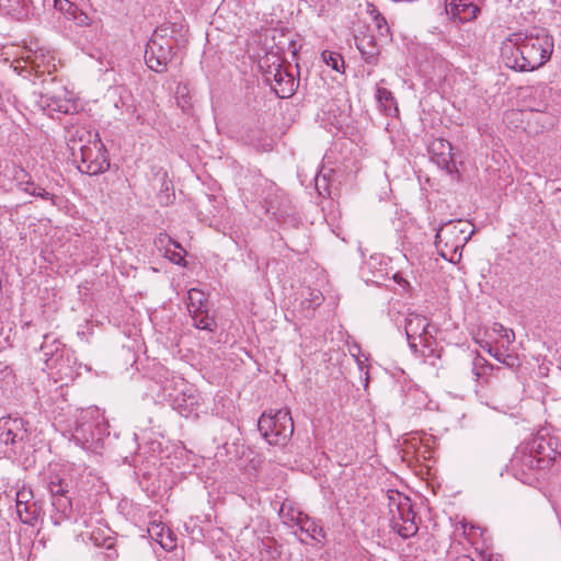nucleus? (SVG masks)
I'll use <instances>...</instances> for the list:
<instances>
[{
    "label": "nucleus",
    "mask_w": 561,
    "mask_h": 561,
    "mask_svg": "<svg viewBox=\"0 0 561 561\" xmlns=\"http://www.w3.org/2000/svg\"><path fill=\"white\" fill-rule=\"evenodd\" d=\"M451 151H453L451 144L448 140L443 139V138L435 139L430 147L431 153H443V152H451Z\"/></svg>",
    "instance_id": "72a5a7b5"
},
{
    "label": "nucleus",
    "mask_w": 561,
    "mask_h": 561,
    "mask_svg": "<svg viewBox=\"0 0 561 561\" xmlns=\"http://www.w3.org/2000/svg\"><path fill=\"white\" fill-rule=\"evenodd\" d=\"M187 310L188 312H196L199 308H205L209 305L207 296L204 291L197 288H191L187 291Z\"/></svg>",
    "instance_id": "cd10ccee"
},
{
    "label": "nucleus",
    "mask_w": 561,
    "mask_h": 561,
    "mask_svg": "<svg viewBox=\"0 0 561 561\" xmlns=\"http://www.w3.org/2000/svg\"><path fill=\"white\" fill-rule=\"evenodd\" d=\"M267 76H273V89L279 98H288L295 91V79L278 64L267 71ZM270 80L271 78L267 77Z\"/></svg>",
    "instance_id": "aec40b11"
},
{
    "label": "nucleus",
    "mask_w": 561,
    "mask_h": 561,
    "mask_svg": "<svg viewBox=\"0 0 561 561\" xmlns=\"http://www.w3.org/2000/svg\"><path fill=\"white\" fill-rule=\"evenodd\" d=\"M489 354L491 356H493L495 359H497L499 362H502V363H506L505 359L502 358V353L499 351V350H493L492 347H490L488 350Z\"/></svg>",
    "instance_id": "58836bf2"
},
{
    "label": "nucleus",
    "mask_w": 561,
    "mask_h": 561,
    "mask_svg": "<svg viewBox=\"0 0 561 561\" xmlns=\"http://www.w3.org/2000/svg\"><path fill=\"white\" fill-rule=\"evenodd\" d=\"M322 59L333 70H335L337 72H342L343 71V69H344V59H343L341 54L334 53V51H330V50H324L322 53Z\"/></svg>",
    "instance_id": "c756f323"
},
{
    "label": "nucleus",
    "mask_w": 561,
    "mask_h": 561,
    "mask_svg": "<svg viewBox=\"0 0 561 561\" xmlns=\"http://www.w3.org/2000/svg\"><path fill=\"white\" fill-rule=\"evenodd\" d=\"M190 314L195 328L209 332H214L216 330L217 323L215 318L209 314L208 306L205 308H199V310H196V312H190Z\"/></svg>",
    "instance_id": "393cba45"
},
{
    "label": "nucleus",
    "mask_w": 561,
    "mask_h": 561,
    "mask_svg": "<svg viewBox=\"0 0 561 561\" xmlns=\"http://www.w3.org/2000/svg\"><path fill=\"white\" fill-rule=\"evenodd\" d=\"M54 8L60 12H65L68 14H73L75 12V4L70 2L69 0H53Z\"/></svg>",
    "instance_id": "c9c22d12"
},
{
    "label": "nucleus",
    "mask_w": 561,
    "mask_h": 561,
    "mask_svg": "<svg viewBox=\"0 0 561 561\" xmlns=\"http://www.w3.org/2000/svg\"><path fill=\"white\" fill-rule=\"evenodd\" d=\"M436 249L438 251V254L443 259L447 260L450 263H457L461 259V252L460 251L454 253V252L450 251V248H445L444 244H442V248H436Z\"/></svg>",
    "instance_id": "f704fd0d"
},
{
    "label": "nucleus",
    "mask_w": 561,
    "mask_h": 561,
    "mask_svg": "<svg viewBox=\"0 0 561 561\" xmlns=\"http://www.w3.org/2000/svg\"><path fill=\"white\" fill-rule=\"evenodd\" d=\"M16 515L21 523L34 526L41 515V507L34 501L31 489L22 488L15 494Z\"/></svg>",
    "instance_id": "dca6fc26"
},
{
    "label": "nucleus",
    "mask_w": 561,
    "mask_h": 561,
    "mask_svg": "<svg viewBox=\"0 0 561 561\" xmlns=\"http://www.w3.org/2000/svg\"><path fill=\"white\" fill-rule=\"evenodd\" d=\"M289 49H291L293 55L297 54V44L295 41L289 42Z\"/></svg>",
    "instance_id": "37998d69"
},
{
    "label": "nucleus",
    "mask_w": 561,
    "mask_h": 561,
    "mask_svg": "<svg viewBox=\"0 0 561 561\" xmlns=\"http://www.w3.org/2000/svg\"><path fill=\"white\" fill-rule=\"evenodd\" d=\"M495 327H497L495 331L501 334L502 339L505 340L507 344H511L515 340V333L513 330L506 329L505 327L499 323H496Z\"/></svg>",
    "instance_id": "e433bc0d"
},
{
    "label": "nucleus",
    "mask_w": 561,
    "mask_h": 561,
    "mask_svg": "<svg viewBox=\"0 0 561 561\" xmlns=\"http://www.w3.org/2000/svg\"><path fill=\"white\" fill-rule=\"evenodd\" d=\"M1 186L12 190L13 186L31 196H37L45 201H53L54 195L45 188L36 185L32 175L22 167L7 162L0 170Z\"/></svg>",
    "instance_id": "6e6552de"
},
{
    "label": "nucleus",
    "mask_w": 561,
    "mask_h": 561,
    "mask_svg": "<svg viewBox=\"0 0 561 561\" xmlns=\"http://www.w3.org/2000/svg\"><path fill=\"white\" fill-rule=\"evenodd\" d=\"M0 11L16 20H23L32 14V0H0Z\"/></svg>",
    "instance_id": "5701e85b"
},
{
    "label": "nucleus",
    "mask_w": 561,
    "mask_h": 561,
    "mask_svg": "<svg viewBox=\"0 0 561 561\" xmlns=\"http://www.w3.org/2000/svg\"><path fill=\"white\" fill-rule=\"evenodd\" d=\"M173 54L172 41L168 38V28H157L147 43L145 61L151 70L163 72Z\"/></svg>",
    "instance_id": "1a4fd4ad"
},
{
    "label": "nucleus",
    "mask_w": 561,
    "mask_h": 561,
    "mask_svg": "<svg viewBox=\"0 0 561 561\" xmlns=\"http://www.w3.org/2000/svg\"><path fill=\"white\" fill-rule=\"evenodd\" d=\"M185 254H186V251L183 248L181 250L179 248L170 247L165 250V252L163 253V256L176 265L185 266L186 265V261L184 259Z\"/></svg>",
    "instance_id": "2f4dec72"
},
{
    "label": "nucleus",
    "mask_w": 561,
    "mask_h": 561,
    "mask_svg": "<svg viewBox=\"0 0 561 561\" xmlns=\"http://www.w3.org/2000/svg\"><path fill=\"white\" fill-rule=\"evenodd\" d=\"M473 230H470V224L462 220L447 221L443 224L436 231L435 245L436 248H450V251L456 253L460 251L469 241Z\"/></svg>",
    "instance_id": "f8f14e48"
},
{
    "label": "nucleus",
    "mask_w": 561,
    "mask_h": 561,
    "mask_svg": "<svg viewBox=\"0 0 561 561\" xmlns=\"http://www.w3.org/2000/svg\"><path fill=\"white\" fill-rule=\"evenodd\" d=\"M113 556H114V552L113 553H107L108 558H112Z\"/></svg>",
    "instance_id": "49530a36"
},
{
    "label": "nucleus",
    "mask_w": 561,
    "mask_h": 561,
    "mask_svg": "<svg viewBox=\"0 0 561 561\" xmlns=\"http://www.w3.org/2000/svg\"><path fill=\"white\" fill-rule=\"evenodd\" d=\"M405 335L413 353H421L424 357L435 356L437 329L423 316L409 313L405 317Z\"/></svg>",
    "instance_id": "20e7f679"
},
{
    "label": "nucleus",
    "mask_w": 561,
    "mask_h": 561,
    "mask_svg": "<svg viewBox=\"0 0 561 561\" xmlns=\"http://www.w3.org/2000/svg\"><path fill=\"white\" fill-rule=\"evenodd\" d=\"M257 428L264 439L272 446L284 447L294 433V422L289 410L264 412L259 421Z\"/></svg>",
    "instance_id": "39448f33"
},
{
    "label": "nucleus",
    "mask_w": 561,
    "mask_h": 561,
    "mask_svg": "<svg viewBox=\"0 0 561 561\" xmlns=\"http://www.w3.org/2000/svg\"><path fill=\"white\" fill-rule=\"evenodd\" d=\"M39 350L47 368L57 369L58 373L70 368L69 351L54 334L44 335Z\"/></svg>",
    "instance_id": "4468645a"
},
{
    "label": "nucleus",
    "mask_w": 561,
    "mask_h": 561,
    "mask_svg": "<svg viewBox=\"0 0 561 561\" xmlns=\"http://www.w3.org/2000/svg\"><path fill=\"white\" fill-rule=\"evenodd\" d=\"M154 245L161 253H164L165 250L170 247L179 248L182 250V245L167 233H159L154 239Z\"/></svg>",
    "instance_id": "7c9ffc66"
},
{
    "label": "nucleus",
    "mask_w": 561,
    "mask_h": 561,
    "mask_svg": "<svg viewBox=\"0 0 561 561\" xmlns=\"http://www.w3.org/2000/svg\"><path fill=\"white\" fill-rule=\"evenodd\" d=\"M305 515V513L288 503H283L279 510V517L282 518V522L293 528L297 527Z\"/></svg>",
    "instance_id": "bb28decb"
},
{
    "label": "nucleus",
    "mask_w": 561,
    "mask_h": 561,
    "mask_svg": "<svg viewBox=\"0 0 561 561\" xmlns=\"http://www.w3.org/2000/svg\"><path fill=\"white\" fill-rule=\"evenodd\" d=\"M376 98L378 102L383 105L385 108L390 107L393 102L394 98L391 91H389L386 88L378 87L376 90Z\"/></svg>",
    "instance_id": "473e14b6"
},
{
    "label": "nucleus",
    "mask_w": 561,
    "mask_h": 561,
    "mask_svg": "<svg viewBox=\"0 0 561 561\" xmlns=\"http://www.w3.org/2000/svg\"><path fill=\"white\" fill-rule=\"evenodd\" d=\"M106 548H107V550L113 549V543H108Z\"/></svg>",
    "instance_id": "a18cd8bd"
},
{
    "label": "nucleus",
    "mask_w": 561,
    "mask_h": 561,
    "mask_svg": "<svg viewBox=\"0 0 561 561\" xmlns=\"http://www.w3.org/2000/svg\"><path fill=\"white\" fill-rule=\"evenodd\" d=\"M161 546L164 548V549H168V550H171L175 545L173 542V540L171 539L170 540V543H164L161 541Z\"/></svg>",
    "instance_id": "c03bdc74"
},
{
    "label": "nucleus",
    "mask_w": 561,
    "mask_h": 561,
    "mask_svg": "<svg viewBox=\"0 0 561 561\" xmlns=\"http://www.w3.org/2000/svg\"><path fill=\"white\" fill-rule=\"evenodd\" d=\"M77 151H79L80 156L78 161V170L80 172L98 175L110 168L106 150L98 133H94L93 141H90L88 145H81Z\"/></svg>",
    "instance_id": "9b49d317"
},
{
    "label": "nucleus",
    "mask_w": 561,
    "mask_h": 561,
    "mask_svg": "<svg viewBox=\"0 0 561 561\" xmlns=\"http://www.w3.org/2000/svg\"><path fill=\"white\" fill-rule=\"evenodd\" d=\"M11 67L13 70L23 77H26L32 71L37 77L44 75L50 76L56 70V58L54 54L43 47H23L21 57L12 61Z\"/></svg>",
    "instance_id": "0eeeda50"
},
{
    "label": "nucleus",
    "mask_w": 561,
    "mask_h": 561,
    "mask_svg": "<svg viewBox=\"0 0 561 561\" xmlns=\"http://www.w3.org/2000/svg\"><path fill=\"white\" fill-rule=\"evenodd\" d=\"M484 362H485V360H484V358H481V357H476V358H474V360H473V363H472V364H473L472 373H474L477 377H479V376H480V374H479V373H477V371H476V369H477L479 366H482Z\"/></svg>",
    "instance_id": "ea45409f"
},
{
    "label": "nucleus",
    "mask_w": 561,
    "mask_h": 561,
    "mask_svg": "<svg viewBox=\"0 0 561 561\" xmlns=\"http://www.w3.org/2000/svg\"><path fill=\"white\" fill-rule=\"evenodd\" d=\"M93 136L90 130L84 127L75 128L69 131L68 146L72 151V156L77 159L78 153L77 150L81 145H88L90 141H93Z\"/></svg>",
    "instance_id": "b1692460"
},
{
    "label": "nucleus",
    "mask_w": 561,
    "mask_h": 561,
    "mask_svg": "<svg viewBox=\"0 0 561 561\" xmlns=\"http://www.w3.org/2000/svg\"><path fill=\"white\" fill-rule=\"evenodd\" d=\"M355 46L367 64L376 65L380 54L379 44L371 34L360 32L354 35Z\"/></svg>",
    "instance_id": "412c9836"
},
{
    "label": "nucleus",
    "mask_w": 561,
    "mask_h": 561,
    "mask_svg": "<svg viewBox=\"0 0 561 561\" xmlns=\"http://www.w3.org/2000/svg\"><path fill=\"white\" fill-rule=\"evenodd\" d=\"M71 440L85 450L96 451L102 447L108 433V425L98 408H89L80 412L70 430Z\"/></svg>",
    "instance_id": "f03ea898"
},
{
    "label": "nucleus",
    "mask_w": 561,
    "mask_h": 561,
    "mask_svg": "<svg viewBox=\"0 0 561 561\" xmlns=\"http://www.w3.org/2000/svg\"><path fill=\"white\" fill-rule=\"evenodd\" d=\"M27 422L18 416H3L0 419V444L10 446L11 451L22 449L28 437Z\"/></svg>",
    "instance_id": "ddd939ff"
},
{
    "label": "nucleus",
    "mask_w": 561,
    "mask_h": 561,
    "mask_svg": "<svg viewBox=\"0 0 561 561\" xmlns=\"http://www.w3.org/2000/svg\"><path fill=\"white\" fill-rule=\"evenodd\" d=\"M68 486L69 483L58 477L51 478L48 483L53 506L51 523L55 526H60L65 520H73V523L81 524L85 528L91 527V520L84 514L79 515L73 510L71 499L68 496Z\"/></svg>",
    "instance_id": "7ed1b4c3"
},
{
    "label": "nucleus",
    "mask_w": 561,
    "mask_h": 561,
    "mask_svg": "<svg viewBox=\"0 0 561 561\" xmlns=\"http://www.w3.org/2000/svg\"><path fill=\"white\" fill-rule=\"evenodd\" d=\"M199 407V396L197 391L188 385L179 392L173 399V408L185 417L197 415Z\"/></svg>",
    "instance_id": "a211bd4d"
},
{
    "label": "nucleus",
    "mask_w": 561,
    "mask_h": 561,
    "mask_svg": "<svg viewBox=\"0 0 561 561\" xmlns=\"http://www.w3.org/2000/svg\"><path fill=\"white\" fill-rule=\"evenodd\" d=\"M294 534L298 537L300 542L312 546L321 545L324 539L322 527L307 514L299 522Z\"/></svg>",
    "instance_id": "6ab92c4d"
},
{
    "label": "nucleus",
    "mask_w": 561,
    "mask_h": 561,
    "mask_svg": "<svg viewBox=\"0 0 561 561\" xmlns=\"http://www.w3.org/2000/svg\"><path fill=\"white\" fill-rule=\"evenodd\" d=\"M367 12L374 22V25L378 32L379 37L388 38L390 36V27L385 16L373 3L367 4Z\"/></svg>",
    "instance_id": "a878e982"
},
{
    "label": "nucleus",
    "mask_w": 561,
    "mask_h": 561,
    "mask_svg": "<svg viewBox=\"0 0 561 561\" xmlns=\"http://www.w3.org/2000/svg\"><path fill=\"white\" fill-rule=\"evenodd\" d=\"M538 457L531 451L526 450V447L520 446L512 459V467L515 471V477L524 483H530L533 477L530 473L535 470L546 469L547 467L537 466Z\"/></svg>",
    "instance_id": "f3484780"
},
{
    "label": "nucleus",
    "mask_w": 561,
    "mask_h": 561,
    "mask_svg": "<svg viewBox=\"0 0 561 561\" xmlns=\"http://www.w3.org/2000/svg\"><path fill=\"white\" fill-rule=\"evenodd\" d=\"M56 78L49 81L43 80V90L38 100L39 106L47 111L50 116L57 114H73L77 112V104L68 98L69 92L61 84H57L56 89L51 85L56 84Z\"/></svg>",
    "instance_id": "9d476101"
},
{
    "label": "nucleus",
    "mask_w": 561,
    "mask_h": 561,
    "mask_svg": "<svg viewBox=\"0 0 561 561\" xmlns=\"http://www.w3.org/2000/svg\"><path fill=\"white\" fill-rule=\"evenodd\" d=\"M379 261V257L378 256H370L369 261L367 262V265L369 267H374L375 264Z\"/></svg>",
    "instance_id": "79ce46f5"
},
{
    "label": "nucleus",
    "mask_w": 561,
    "mask_h": 561,
    "mask_svg": "<svg viewBox=\"0 0 561 561\" xmlns=\"http://www.w3.org/2000/svg\"><path fill=\"white\" fill-rule=\"evenodd\" d=\"M524 446L538 457L539 467H550L559 455L557 439L542 432H538Z\"/></svg>",
    "instance_id": "2eb2a0df"
},
{
    "label": "nucleus",
    "mask_w": 561,
    "mask_h": 561,
    "mask_svg": "<svg viewBox=\"0 0 561 561\" xmlns=\"http://www.w3.org/2000/svg\"><path fill=\"white\" fill-rule=\"evenodd\" d=\"M387 496L389 513L392 515V529L403 539L416 535L419 527L415 523V513L412 510L410 497L396 490H389Z\"/></svg>",
    "instance_id": "423d86ee"
},
{
    "label": "nucleus",
    "mask_w": 561,
    "mask_h": 561,
    "mask_svg": "<svg viewBox=\"0 0 561 561\" xmlns=\"http://www.w3.org/2000/svg\"><path fill=\"white\" fill-rule=\"evenodd\" d=\"M310 295H311V304L314 306H320L323 300L322 294L319 290H314Z\"/></svg>",
    "instance_id": "4c0bfd02"
},
{
    "label": "nucleus",
    "mask_w": 561,
    "mask_h": 561,
    "mask_svg": "<svg viewBox=\"0 0 561 561\" xmlns=\"http://www.w3.org/2000/svg\"><path fill=\"white\" fill-rule=\"evenodd\" d=\"M265 208H266V213L272 214L274 216H277L279 213V209L277 207H275L273 204L266 205Z\"/></svg>",
    "instance_id": "a19ab883"
},
{
    "label": "nucleus",
    "mask_w": 561,
    "mask_h": 561,
    "mask_svg": "<svg viewBox=\"0 0 561 561\" xmlns=\"http://www.w3.org/2000/svg\"><path fill=\"white\" fill-rule=\"evenodd\" d=\"M479 7L473 0H450L447 4V11L454 19L460 22H469L477 16Z\"/></svg>",
    "instance_id": "4be33fe9"
},
{
    "label": "nucleus",
    "mask_w": 561,
    "mask_h": 561,
    "mask_svg": "<svg viewBox=\"0 0 561 561\" xmlns=\"http://www.w3.org/2000/svg\"><path fill=\"white\" fill-rule=\"evenodd\" d=\"M431 154H432V160L447 173L450 174L456 169L455 161L453 158V152L431 153Z\"/></svg>",
    "instance_id": "c85d7f7f"
},
{
    "label": "nucleus",
    "mask_w": 561,
    "mask_h": 561,
    "mask_svg": "<svg viewBox=\"0 0 561 561\" xmlns=\"http://www.w3.org/2000/svg\"><path fill=\"white\" fill-rule=\"evenodd\" d=\"M553 37L546 30L514 33L502 47L505 65L517 71H534L548 62L553 53Z\"/></svg>",
    "instance_id": "f257e3e1"
}]
</instances>
